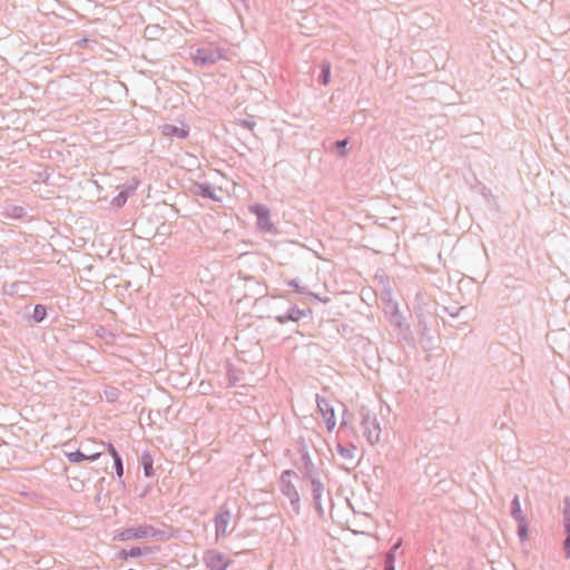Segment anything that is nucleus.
<instances>
[{"mask_svg": "<svg viewBox=\"0 0 570 570\" xmlns=\"http://www.w3.org/2000/svg\"><path fill=\"white\" fill-rule=\"evenodd\" d=\"M144 466H145L146 476H150L151 475V462H144Z\"/></svg>", "mask_w": 570, "mask_h": 570, "instance_id": "obj_18", "label": "nucleus"}, {"mask_svg": "<svg viewBox=\"0 0 570 570\" xmlns=\"http://www.w3.org/2000/svg\"><path fill=\"white\" fill-rule=\"evenodd\" d=\"M383 570H395V566H393V557L384 558V567Z\"/></svg>", "mask_w": 570, "mask_h": 570, "instance_id": "obj_15", "label": "nucleus"}, {"mask_svg": "<svg viewBox=\"0 0 570 570\" xmlns=\"http://www.w3.org/2000/svg\"><path fill=\"white\" fill-rule=\"evenodd\" d=\"M100 454L101 453L97 452V453H92L90 455H86V454L81 453L80 451H76V452L67 453V458L71 463H79L82 460L94 461V460L98 459L100 456Z\"/></svg>", "mask_w": 570, "mask_h": 570, "instance_id": "obj_7", "label": "nucleus"}, {"mask_svg": "<svg viewBox=\"0 0 570 570\" xmlns=\"http://www.w3.org/2000/svg\"><path fill=\"white\" fill-rule=\"evenodd\" d=\"M380 424L375 417L365 415L363 419V435L368 443L375 444L380 440Z\"/></svg>", "mask_w": 570, "mask_h": 570, "instance_id": "obj_2", "label": "nucleus"}, {"mask_svg": "<svg viewBox=\"0 0 570 570\" xmlns=\"http://www.w3.org/2000/svg\"><path fill=\"white\" fill-rule=\"evenodd\" d=\"M203 195H204V196L212 197V194L208 191V189H204V190H203Z\"/></svg>", "mask_w": 570, "mask_h": 570, "instance_id": "obj_23", "label": "nucleus"}, {"mask_svg": "<svg viewBox=\"0 0 570 570\" xmlns=\"http://www.w3.org/2000/svg\"><path fill=\"white\" fill-rule=\"evenodd\" d=\"M296 474L292 471H285L282 474L281 481L283 487V492L292 500H296L298 498L297 491L295 487L292 484L293 479Z\"/></svg>", "mask_w": 570, "mask_h": 570, "instance_id": "obj_4", "label": "nucleus"}, {"mask_svg": "<svg viewBox=\"0 0 570 570\" xmlns=\"http://www.w3.org/2000/svg\"><path fill=\"white\" fill-rule=\"evenodd\" d=\"M164 134L166 136H169V137H173V136H176V137H179V138H185L187 135H188V131L184 128H177L173 125H166L164 127Z\"/></svg>", "mask_w": 570, "mask_h": 570, "instance_id": "obj_8", "label": "nucleus"}, {"mask_svg": "<svg viewBox=\"0 0 570 570\" xmlns=\"http://www.w3.org/2000/svg\"><path fill=\"white\" fill-rule=\"evenodd\" d=\"M132 537H125V535H121V537H118L119 540H126V539H131ZM135 539H139L140 537H134ZM114 539H117V537H114Z\"/></svg>", "mask_w": 570, "mask_h": 570, "instance_id": "obj_22", "label": "nucleus"}, {"mask_svg": "<svg viewBox=\"0 0 570 570\" xmlns=\"http://www.w3.org/2000/svg\"><path fill=\"white\" fill-rule=\"evenodd\" d=\"M563 552L567 559H570V537H566L563 542Z\"/></svg>", "mask_w": 570, "mask_h": 570, "instance_id": "obj_14", "label": "nucleus"}, {"mask_svg": "<svg viewBox=\"0 0 570 570\" xmlns=\"http://www.w3.org/2000/svg\"><path fill=\"white\" fill-rule=\"evenodd\" d=\"M204 561L210 570H225L229 564L227 556L216 550L206 551Z\"/></svg>", "mask_w": 570, "mask_h": 570, "instance_id": "obj_1", "label": "nucleus"}, {"mask_svg": "<svg viewBox=\"0 0 570 570\" xmlns=\"http://www.w3.org/2000/svg\"><path fill=\"white\" fill-rule=\"evenodd\" d=\"M119 556H120V558H124V559H127L128 557L136 558V557L142 556V548L141 547H132L129 550L122 549L119 552Z\"/></svg>", "mask_w": 570, "mask_h": 570, "instance_id": "obj_9", "label": "nucleus"}, {"mask_svg": "<svg viewBox=\"0 0 570 570\" xmlns=\"http://www.w3.org/2000/svg\"><path fill=\"white\" fill-rule=\"evenodd\" d=\"M227 519H228V515L227 513H222L219 514L217 518H216V523H217V533L218 532H225L226 531V524H227Z\"/></svg>", "mask_w": 570, "mask_h": 570, "instance_id": "obj_11", "label": "nucleus"}, {"mask_svg": "<svg viewBox=\"0 0 570 570\" xmlns=\"http://www.w3.org/2000/svg\"><path fill=\"white\" fill-rule=\"evenodd\" d=\"M347 141L346 140H340L336 142L337 147H342L344 148L346 146Z\"/></svg>", "mask_w": 570, "mask_h": 570, "instance_id": "obj_21", "label": "nucleus"}, {"mask_svg": "<svg viewBox=\"0 0 570 570\" xmlns=\"http://www.w3.org/2000/svg\"><path fill=\"white\" fill-rule=\"evenodd\" d=\"M220 58L219 53L214 52H207V50L202 49L197 50V52L194 56V61L196 63L206 65V63H214Z\"/></svg>", "mask_w": 570, "mask_h": 570, "instance_id": "obj_6", "label": "nucleus"}, {"mask_svg": "<svg viewBox=\"0 0 570 570\" xmlns=\"http://www.w3.org/2000/svg\"><path fill=\"white\" fill-rule=\"evenodd\" d=\"M115 460V469H116V473L119 478L122 476L124 474V468H122V462H121V459L120 456L117 458V459H114Z\"/></svg>", "mask_w": 570, "mask_h": 570, "instance_id": "obj_13", "label": "nucleus"}, {"mask_svg": "<svg viewBox=\"0 0 570 570\" xmlns=\"http://www.w3.org/2000/svg\"><path fill=\"white\" fill-rule=\"evenodd\" d=\"M531 537H519L520 542L522 546H525L527 542L530 540Z\"/></svg>", "mask_w": 570, "mask_h": 570, "instance_id": "obj_19", "label": "nucleus"}, {"mask_svg": "<svg viewBox=\"0 0 570 570\" xmlns=\"http://www.w3.org/2000/svg\"><path fill=\"white\" fill-rule=\"evenodd\" d=\"M47 315L46 307L43 305H36L33 308V320L36 322H41Z\"/></svg>", "mask_w": 570, "mask_h": 570, "instance_id": "obj_10", "label": "nucleus"}, {"mask_svg": "<svg viewBox=\"0 0 570 570\" xmlns=\"http://www.w3.org/2000/svg\"><path fill=\"white\" fill-rule=\"evenodd\" d=\"M323 73H324L323 75V83L327 85L330 81V67L328 66L326 68H324Z\"/></svg>", "mask_w": 570, "mask_h": 570, "instance_id": "obj_17", "label": "nucleus"}, {"mask_svg": "<svg viewBox=\"0 0 570 570\" xmlns=\"http://www.w3.org/2000/svg\"><path fill=\"white\" fill-rule=\"evenodd\" d=\"M107 450L109 452V454L114 458V459H117L119 458V454L117 453L116 449L114 448L112 444H107Z\"/></svg>", "mask_w": 570, "mask_h": 570, "instance_id": "obj_16", "label": "nucleus"}, {"mask_svg": "<svg viewBox=\"0 0 570 570\" xmlns=\"http://www.w3.org/2000/svg\"><path fill=\"white\" fill-rule=\"evenodd\" d=\"M318 409L326 422L328 431H332L336 425L335 410L331 401L326 399H320L317 402Z\"/></svg>", "mask_w": 570, "mask_h": 570, "instance_id": "obj_3", "label": "nucleus"}, {"mask_svg": "<svg viewBox=\"0 0 570 570\" xmlns=\"http://www.w3.org/2000/svg\"><path fill=\"white\" fill-rule=\"evenodd\" d=\"M402 547L401 538L393 543L392 548L385 553L384 558L393 557V566H395L396 551Z\"/></svg>", "mask_w": 570, "mask_h": 570, "instance_id": "obj_12", "label": "nucleus"}, {"mask_svg": "<svg viewBox=\"0 0 570 570\" xmlns=\"http://www.w3.org/2000/svg\"><path fill=\"white\" fill-rule=\"evenodd\" d=\"M151 552H153V548H150V547L142 548V554H150Z\"/></svg>", "mask_w": 570, "mask_h": 570, "instance_id": "obj_20", "label": "nucleus"}, {"mask_svg": "<svg viewBox=\"0 0 570 570\" xmlns=\"http://www.w3.org/2000/svg\"><path fill=\"white\" fill-rule=\"evenodd\" d=\"M255 214L257 216V227L263 232H271L273 229V224L269 220V213L263 206H257L255 208Z\"/></svg>", "mask_w": 570, "mask_h": 570, "instance_id": "obj_5", "label": "nucleus"}, {"mask_svg": "<svg viewBox=\"0 0 570 570\" xmlns=\"http://www.w3.org/2000/svg\"><path fill=\"white\" fill-rule=\"evenodd\" d=\"M340 452H341V454H343V455H344V454H346V451H344L342 448H340Z\"/></svg>", "mask_w": 570, "mask_h": 570, "instance_id": "obj_25", "label": "nucleus"}, {"mask_svg": "<svg viewBox=\"0 0 570 570\" xmlns=\"http://www.w3.org/2000/svg\"><path fill=\"white\" fill-rule=\"evenodd\" d=\"M340 452H341V454H343V455H344V454H346V451H344L342 448H340Z\"/></svg>", "mask_w": 570, "mask_h": 570, "instance_id": "obj_24", "label": "nucleus"}]
</instances>
